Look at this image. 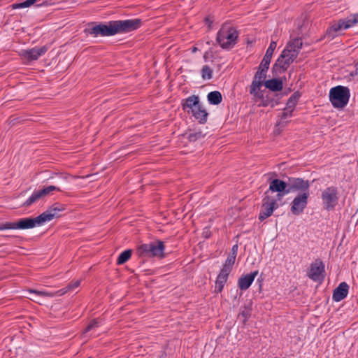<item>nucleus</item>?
Masks as SVG:
<instances>
[{
	"label": "nucleus",
	"mask_w": 358,
	"mask_h": 358,
	"mask_svg": "<svg viewBox=\"0 0 358 358\" xmlns=\"http://www.w3.org/2000/svg\"><path fill=\"white\" fill-rule=\"evenodd\" d=\"M142 23V20L138 18L111 20L106 23L92 22L85 29V32L94 38L112 36L135 31L141 27Z\"/></svg>",
	"instance_id": "obj_1"
},
{
	"label": "nucleus",
	"mask_w": 358,
	"mask_h": 358,
	"mask_svg": "<svg viewBox=\"0 0 358 358\" xmlns=\"http://www.w3.org/2000/svg\"><path fill=\"white\" fill-rule=\"evenodd\" d=\"M288 192H297L291 203L290 210L294 215H301L308 205L310 182L308 180L292 179Z\"/></svg>",
	"instance_id": "obj_2"
},
{
	"label": "nucleus",
	"mask_w": 358,
	"mask_h": 358,
	"mask_svg": "<svg viewBox=\"0 0 358 358\" xmlns=\"http://www.w3.org/2000/svg\"><path fill=\"white\" fill-rule=\"evenodd\" d=\"M302 46L301 38H291L273 64L272 68L273 72L275 73L285 72L297 57Z\"/></svg>",
	"instance_id": "obj_3"
},
{
	"label": "nucleus",
	"mask_w": 358,
	"mask_h": 358,
	"mask_svg": "<svg viewBox=\"0 0 358 358\" xmlns=\"http://www.w3.org/2000/svg\"><path fill=\"white\" fill-rule=\"evenodd\" d=\"M238 32L229 24H224L218 31L216 41L224 50H231L237 43Z\"/></svg>",
	"instance_id": "obj_4"
},
{
	"label": "nucleus",
	"mask_w": 358,
	"mask_h": 358,
	"mask_svg": "<svg viewBox=\"0 0 358 358\" xmlns=\"http://www.w3.org/2000/svg\"><path fill=\"white\" fill-rule=\"evenodd\" d=\"M164 250V243L157 240L141 244L137 248L136 252L140 257L162 259L165 257Z\"/></svg>",
	"instance_id": "obj_5"
},
{
	"label": "nucleus",
	"mask_w": 358,
	"mask_h": 358,
	"mask_svg": "<svg viewBox=\"0 0 358 358\" xmlns=\"http://www.w3.org/2000/svg\"><path fill=\"white\" fill-rule=\"evenodd\" d=\"M350 92L348 87L338 85L329 91V101L336 108H343L348 103Z\"/></svg>",
	"instance_id": "obj_6"
},
{
	"label": "nucleus",
	"mask_w": 358,
	"mask_h": 358,
	"mask_svg": "<svg viewBox=\"0 0 358 358\" xmlns=\"http://www.w3.org/2000/svg\"><path fill=\"white\" fill-rule=\"evenodd\" d=\"M358 24V13L350 15L345 19L334 22L327 30L325 37L331 40L337 36L339 31L348 29Z\"/></svg>",
	"instance_id": "obj_7"
},
{
	"label": "nucleus",
	"mask_w": 358,
	"mask_h": 358,
	"mask_svg": "<svg viewBox=\"0 0 358 358\" xmlns=\"http://www.w3.org/2000/svg\"><path fill=\"white\" fill-rule=\"evenodd\" d=\"M268 69V67L265 68L259 65L257 71L255 74L250 85V93L255 97L262 98L263 96L262 92H260V88L264 85V80L266 78Z\"/></svg>",
	"instance_id": "obj_8"
},
{
	"label": "nucleus",
	"mask_w": 358,
	"mask_h": 358,
	"mask_svg": "<svg viewBox=\"0 0 358 358\" xmlns=\"http://www.w3.org/2000/svg\"><path fill=\"white\" fill-rule=\"evenodd\" d=\"M321 199L324 209L328 211L334 209L338 201V188L335 186L325 188L322 192Z\"/></svg>",
	"instance_id": "obj_9"
},
{
	"label": "nucleus",
	"mask_w": 358,
	"mask_h": 358,
	"mask_svg": "<svg viewBox=\"0 0 358 358\" xmlns=\"http://www.w3.org/2000/svg\"><path fill=\"white\" fill-rule=\"evenodd\" d=\"M292 179H301V178L289 177L287 182L281 180L280 179H273L269 183V188L267 190L268 192L269 191L272 192H277V199L279 201L281 200L285 195L291 192H288V189L290 185V180Z\"/></svg>",
	"instance_id": "obj_10"
},
{
	"label": "nucleus",
	"mask_w": 358,
	"mask_h": 358,
	"mask_svg": "<svg viewBox=\"0 0 358 358\" xmlns=\"http://www.w3.org/2000/svg\"><path fill=\"white\" fill-rule=\"evenodd\" d=\"M264 194V197L262 200V208L259 215V220L260 221H263L272 215L273 210L278 207L277 199L268 196V191H266Z\"/></svg>",
	"instance_id": "obj_11"
},
{
	"label": "nucleus",
	"mask_w": 358,
	"mask_h": 358,
	"mask_svg": "<svg viewBox=\"0 0 358 358\" xmlns=\"http://www.w3.org/2000/svg\"><path fill=\"white\" fill-rule=\"evenodd\" d=\"M80 284V280L72 281L68 284V285L62 289H60L55 292L39 291L36 289H29V292L31 294H34L37 296L42 297H54L56 296H63L66 293L74 290L78 287Z\"/></svg>",
	"instance_id": "obj_12"
},
{
	"label": "nucleus",
	"mask_w": 358,
	"mask_h": 358,
	"mask_svg": "<svg viewBox=\"0 0 358 358\" xmlns=\"http://www.w3.org/2000/svg\"><path fill=\"white\" fill-rule=\"evenodd\" d=\"M43 225L39 215L36 217H25L16 222H10V229H29Z\"/></svg>",
	"instance_id": "obj_13"
},
{
	"label": "nucleus",
	"mask_w": 358,
	"mask_h": 358,
	"mask_svg": "<svg viewBox=\"0 0 358 358\" xmlns=\"http://www.w3.org/2000/svg\"><path fill=\"white\" fill-rule=\"evenodd\" d=\"M324 263L322 260L317 259L310 264L308 276L315 282H322L324 279Z\"/></svg>",
	"instance_id": "obj_14"
},
{
	"label": "nucleus",
	"mask_w": 358,
	"mask_h": 358,
	"mask_svg": "<svg viewBox=\"0 0 358 358\" xmlns=\"http://www.w3.org/2000/svg\"><path fill=\"white\" fill-rule=\"evenodd\" d=\"M64 206L59 203H55L47 210L39 215L42 224L51 221L55 217H59V213L64 210Z\"/></svg>",
	"instance_id": "obj_15"
},
{
	"label": "nucleus",
	"mask_w": 358,
	"mask_h": 358,
	"mask_svg": "<svg viewBox=\"0 0 358 358\" xmlns=\"http://www.w3.org/2000/svg\"><path fill=\"white\" fill-rule=\"evenodd\" d=\"M55 190L59 191L60 189L56 186L50 185L42 189L34 191L32 194L24 201V206H29L39 199H41L42 196L49 194L51 192Z\"/></svg>",
	"instance_id": "obj_16"
},
{
	"label": "nucleus",
	"mask_w": 358,
	"mask_h": 358,
	"mask_svg": "<svg viewBox=\"0 0 358 358\" xmlns=\"http://www.w3.org/2000/svg\"><path fill=\"white\" fill-rule=\"evenodd\" d=\"M48 50L46 46L35 47L31 49L23 50L22 55L28 60H36L43 55Z\"/></svg>",
	"instance_id": "obj_17"
},
{
	"label": "nucleus",
	"mask_w": 358,
	"mask_h": 358,
	"mask_svg": "<svg viewBox=\"0 0 358 358\" xmlns=\"http://www.w3.org/2000/svg\"><path fill=\"white\" fill-rule=\"evenodd\" d=\"M349 292V285L345 282H341L334 290L332 299L334 301L338 302L347 297Z\"/></svg>",
	"instance_id": "obj_18"
},
{
	"label": "nucleus",
	"mask_w": 358,
	"mask_h": 358,
	"mask_svg": "<svg viewBox=\"0 0 358 358\" xmlns=\"http://www.w3.org/2000/svg\"><path fill=\"white\" fill-rule=\"evenodd\" d=\"M258 275V271L241 276L238 280V287L241 290L248 289L253 282L255 277Z\"/></svg>",
	"instance_id": "obj_19"
},
{
	"label": "nucleus",
	"mask_w": 358,
	"mask_h": 358,
	"mask_svg": "<svg viewBox=\"0 0 358 358\" xmlns=\"http://www.w3.org/2000/svg\"><path fill=\"white\" fill-rule=\"evenodd\" d=\"M230 272L226 269H221L215 281V292L220 293L222 291L225 283L227 282Z\"/></svg>",
	"instance_id": "obj_20"
},
{
	"label": "nucleus",
	"mask_w": 358,
	"mask_h": 358,
	"mask_svg": "<svg viewBox=\"0 0 358 358\" xmlns=\"http://www.w3.org/2000/svg\"><path fill=\"white\" fill-rule=\"evenodd\" d=\"M199 104H200L199 97L196 95H192L182 100V106L184 110L190 113Z\"/></svg>",
	"instance_id": "obj_21"
},
{
	"label": "nucleus",
	"mask_w": 358,
	"mask_h": 358,
	"mask_svg": "<svg viewBox=\"0 0 358 358\" xmlns=\"http://www.w3.org/2000/svg\"><path fill=\"white\" fill-rule=\"evenodd\" d=\"M194 117L198 120V122L201 124H203L206 122L208 117V113L203 108L202 105L200 103L196 108H194L190 112Z\"/></svg>",
	"instance_id": "obj_22"
},
{
	"label": "nucleus",
	"mask_w": 358,
	"mask_h": 358,
	"mask_svg": "<svg viewBox=\"0 0 358 358\" xmlns=\"http://www.w3.org/2000/svg\"><path fill=\"white\" fill-rule=\"evenodd\" d=\"M276 47H277V43L275 41H271L268 48H267V50L266 51V54H265L260 65H262V66H264L265 68H266V67L269 68L272 55H273V52H274L275 49L276 48Z\"/></svg>",
	"instance_id": "obj_23"
},
{
	"label": "nucleus",
	"mask_w": 358,
	"mask_h": 358,
	"mask_svg": "<svg viewBox=\"0 0 358 358\" xmlns=\"http://www.w3.org/2000/svg\"><path fill=\"white\" fill-rule=\"evenodd\" d=\"M264 86L273 92H278L282 90V82L278 78L267 80L264 82Z\"/></svg>",
	"instance_id": "obj_24"
},
{
	"label": "nucleus",
	"mask_w": 358,
	"mask_h": 358,
	"mask_svg": "<svg viewBox=\"0 0 358 358\" xmlns=\"http://www.w3.org/2000/svg\"><path fill=\"white\" fill-rule=\"evenodd\" d=\"M300 93L296 92L292 94L289 98L286 104V107H287V110H289V113L294 111L295 106H296L300 98Z\"/></svg>",
	"instance_id": "obj_25"
},
{
	"label": "nucleus",
	"mask_w": 358,
	"mask_h": 358,
	"mask_svg": "<svg viewBox=\"0 0 358 358\" xmlns=\"http://www.w3.org/2000/svg\"><path fill=\"white\" fill-rule=\"evenodd\" d=\"M208 102L212 105H218L222 102V94L219 91L210 92L207 96Z\"/></svg>",
	"instance_id": "obj_26"
},
{
	"label": "nucleus",
	"mask_w": 358,
	"mask_h": 358,
	"mask_svg": "<svg viewBox=\"0 0 358 358\" xmlns=\"http://www.w3.org/2000/svg\"><path fill=\"white\" fill-rule=\"evenodd\" d=\"M132 250L129 249L123 251L120 254L117 259V264L119 265L123 264L127 262L131 257Z\"/></svg>",
	"instance_id": "obj_27"
},
{
	"label": "nucleus",
	"mask_w": 358,
	"mask_h": 358,
	"mask_svg": "<svg viewBox=\"0 0 358 358\" xmlns=\"http://www.w3.org/2000/svg\"><path fill=\"white\" fill-rule=\"evenodd\" d=\"M236 258V255L229 254L223 265L222 269H226L227 271L231 272Z\"/></svg>",
	"instance_id": "obj_28"
},
{
	"label": "nucleus",
	"mask_w": 358,
	"mask_h": 358,
	"mask_svg": "<svg viewBox=\"0 0 358 358\" xmlns=\"http://www.w3.org/2000/svg\"><path fill=\"white\" fill-rule=\"evenodd\" d=\"M38 0H26L24 2L22 3H13L10 6L12 9H20V8H28L37 2Z\"/></svg>",
	"instance_id": "obj_29"
},
{
	"label": "nucleus",
	"mask_w": 358,
	"mask_h": 358,
	"mask_svg": "<svg viewBox=\"0 0 358 358\" xmlns=\"http://www.w3.org/2000/svg\"><path fill=\"white\" fill-rule=\"evenodd\" d=\"M213 76L212 69L207 65L203 66L201 69V77L203 80H210Z\"/></svg>",
	"instance_id": "obj_30"
},
{
	"label": "nucleus",
	"mask_w": 358,
	"mask_h": 358,
	"mask_svg": "<svg viewBox=\"0 0 358 358\" xmlns=\"http://www.w3.org/2000/svg\"><path fill=\"white\" fill-rule=\"evenodd\" d=\"M202 137H203V136L201 131L192 132L189 133L187 136L188 140L191 142H194L198 139L201 138Z\"/></svg>",
	"instance_id": "obj_31"
},
{
	"label": "nucleus",
	"mask_w": 358,
	"mask_h": 358,
	"mask_svg": "<svg viewBox=\"0 0 358 358\" xmlns=\"http://www.w3.org/2000/svg\"><path fill=\"white\" fill-rule=\"evenodd\" d=\"M240 315L243 317V322H245L251 315V309L248 307H245Z\"/></svg>",
	"instance_id": "obj_32"
},
{
	"label": "nucleus",
	"mask_w": 358,
	"mask_h": 358,
	"mask_svg": "<svg viewBox=\"0 0 358 358\" xmlns=\"http://www.w3.org/2000/svg\"><path fill=\"white\" fill-rule=\"evenodd\" d=\"M97 327H99V322L97 320H94L87 326L85 332H88Z\"/></svg>",
	"instance_id": "obj_33"
},
{
	"label": "nucleus",
	"mask_w": 358,
	"mask_h": 358,
	"mask_svg": "<svg viewBox=\"0 0 358 358\" xmlns=\"http://www.w3.org/2000/svg\"><path fill=\"white\" fill-rule=\"evenodd\" d=\"M292 115V113H290V115H289V112L287 110V107H285V108L284 109V111L281 115V120H285L287 117H289Z\"/></svg>",
	"instance_id": "obj_34"
},
{
	"label": "nucleus",
	"mask_w": 358,
	"mask_h": 358,
	"mask_svg": "<svg viewBox=\"0 0 358 358\" xmlns=\"http://www.w3.org/2000/svg\"><path fill=\"white\" fill-rule=\"evenodd\" d=\"M10 229V222H0V231Z\"/></svg>",
	"instance_id": "obj_35"
},
{
	"label": "nucleus",
	"mask_w": 358,
	"mask_h": 358,
	"mask_svg": "<svg viewBox=\"0 0 358 358\" xmlns=\"http://www.w3.org/2000/svg\"><path fill=\"white\" fill-rule=\"evenodd\" d=\"M238 244H235L234 245H233L232 248H231V251L230 252V254L231 255H237V252H238Z\"/></svg>",
	"instance_id": "obj_36"
},
{
	"label": "nucleus",
	"mask_w": 358,
	"mask_h": 358,
	"mask_svg": "<svg viewBox=\"0 0 358 358\" xmlns=\"http://www.w3.org/2000/svg\"><path fill=\"white\" fill-rule=\"evenodd\" d=\"M198 50V48H196V47H193L192 49V52L194 53V52H196V51Z\"/></svg>",
	"instance_id": "obj_37"
},
{
	"label": "nucleus",
	"mask_w": 358,
	"mask_h": 358,
	"mask_svg": "<svg viewBox=\"0 0 358 358\" xmlns=\"http://www.w3.org/2000/svg\"><path fill=\"white\" fill-rule=\"evenodd\" d=\"M355 71H356V74L358 75V63L356 65V70H355Z\"/></svg>",
	"instance_id": "obj_38"
},
{
	"label": "nucleus",
	"mask_w": 358,
	"mask_h": 358,
	"mask_svg": "<svg viewBox=\"0 0 358 358\" xmlns=\"http://www.w3.org/2000/svg\"><path fill=\"white\" fill-rule=\"evenodd\" d=\"M206 54H207V53L206 52V53H205V55H204V56H203L204 59H206V57H207Z\"/></svg>",
	"instance_id": "obj_39"
},
{
	"label": "nucleus",
	"mask_w": 358,
	"mask_h": 358,
	"mask_svg": "<svg viewBox=\"0 0 358 358\" xmlns=\"http://www.w3.org/2000/svg\"><path fill=\"white\" fill-rule=\"evenodd\" d=\"M89 358H92V357H89Z\"/></svg>",
	"instance_id": "obj_40"
}]
</instances>
